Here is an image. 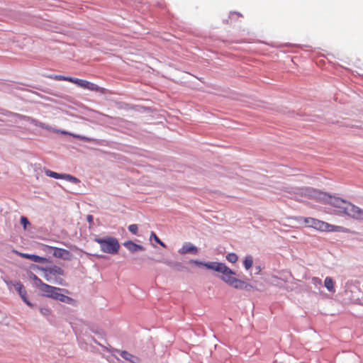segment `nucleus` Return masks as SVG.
<instances>
[{
	"label": "nucleus",
	"instance_id": "obj_1",
	"mask_svg": "<svg viewBox=\"0 0 363 363\" xmlns=\"http://www.w3.org/2000/svg\"><path fill=\"white\" fill-rule=\"evenodd\" d=\"M207 269H212L222 274L220 279L228 285L235 288L239 279L234 277L235 272L228 267L224 263L217 262H210L205 264Z\"/></svg>",
	"mask_w": 363,
	"mask_h": 363
},
{
	"label": "nucleus",
	"instance_id": "obj_2",
	"mask_svg": "<svg viewBox=\"0 0 363 363\" xmlns=\"http://www.w3.org/2000/svg\"><path fill=\"white\" fill-rule=\"evenodd\" d=\"M303 223L308 228H312L322 232H342L343 228L338 225H331L325 221L311 218L303 217L301 218Z\"/></svg>",
	"mask_w": 363,
	"mask_h": 363
},
{
	"label": "nucleus",
	"instance_id": "obj_3",
	"mask_svg": "<svg viewBox=\"0 0 363 363\" xmlns=\"http://www.w3.org/2000/svg\"><path fill=\"white\" fill-rule=\"evenodd\" d=\"M95 241L99 244L101 251L104 252L115 255L118 253L120 244L118 240L113 237H106L104 238H96Z\"/></svg>",
	"mask_w": 363,
	"mask_h": 363
},
{
	"label": "nucleus",
	"instance_id": "obj_4",
	"mask_svg": "<svg viewBox=\"0 0 363 363\" xmlns=\"http://www.w3.org/2000/svg\"><path fill=\"white\" fill-rule=\"evenodd\" d=\"M32 279L34 281L35 285L39 289L43 296L54 298L56 293L62 290V289L43 283L42 280L34 274H32Z\"/></svg>",
	"mask_w": 363,
	"mask_h": 363
},
{
	"label": "nucleus",
	"instance_id": "obj_5",
	"mask_svg": "<svg viewBox=\"0 0 363 363\" xmlns=\"http://www.w3.org/2000/svg\"><path fill=\"white\" fill-rule=\"evenodd\" d=\"M314 195L313 196L315 197L318 201H323L325 203H328L329 205L333 206L336 209H338L342 203H344V200L339 197H333L328 196L322 192H317L313 191Z\"/></svg>",
	"mask_w": 363,
	"mask_h": 363
},
{
	"label": "nucleus",
	"instance_id": "obj_6",
	"mask_svg": "<svg viewBox=\"0 0 363 363\" xmlns=\"http://www.w3.org/2000/svg\"><path fill=\"white\" fill-rule=\"evenodd\" d=\"M44 271V277L48 281H52L55 277V283L62 284V279L57 278L58 276L64 275V270L61 267L55 265L45 269Z\"/></svg>",
	"mask_w": 363,
	"mask_h": 363
},
{
	"label": "nucleus",
	"instance_id": "obj_7",
	"mask_svg": "<svg viewBox=\"0 0 363 363\" xmlns=\"http://www.w3.org/2000/svg\"><path fill=\"white\" fill-rule=\"evenodd\" d=\"M73 84L77 85L78 86L82 89H87L91 91L100 92L101 94H105L106 92L104 88L100 87L97 84L89 82L87 80L74 78Z\"/></svg>",
	"mask_w": 363,
	"mask_h": 363
},
{
	"label": "nucleus",
	"instance_id": "obj_8",
	"mask_svg": "<svg viewBox=\"0 0 363 363\" xmlns=\"http://www.w3.org/2000/svg\"><path fill=\"white\" fill-rule=\"evenodd\" d=\"M345 215L353 219L363 220V210L350 202L346 208Z\"/></svg>",
	"mask_w": 363,
	"mask_h": 363
},
{
	"label": "nucleus",
	"instance_id": "obj_9",
	"mask_svg": "<svg viewBox=\"0 0 363 363\" xmlns=\"http://www.w3.org/2000/svg\"><path fill=\"white\" fill-rule=\"evenodd\" d=\"M51 250H52V255L54 257L57 258H60L63 259H69L71 257V253L69 251L65 249L55 247H49Z\"/></svg>",
	"mask_w": 363,
	"mask_h": 363
},
{
	"label": "nucleus",
	"instance_id": "obj_10",
	"mask_svg": "<svg viewBox=\"0 0 363 363\" xmlns=\"http://www.w3.org/2000/svg\"><path fill=\"white\" fill-rule=\"evenodd\" d=\"M180 255L192 254L196 255L198 253V248L191 242H185L182 247L178 250Z\"/></svg>",
	"mask_w": 363,
	"mask_h": 363
},
{
	"label": "nucleus",
	"instance_id": "obj_11",
	"mask_svg": "<svg viewBox=\"0 0 363 363\" xmlns=\"http://www.w3.org/2000/svg\"><path fill=\"white\" fill-rule=\"evenodd\" d=\"M15 252L17 255H18L19 256H21V257L29 259L34 262L43 263L46 260L45 258L40 257L36 255H30V254H26V253H22V252H18L17 251H15Z\"/></svg>",
	"mask_w": 363,
	"mask_h": 363
},
{
	"label": "nucleus",
	"instance_id": "obj_12",
	"mask_svg": "<svg viewBox=\"0 0 363 363\" xmlns=\"http://www.w3.org/2000/svg\"><path fill=\"white\" fill-rule=\"evenodd\" d=\"M123 245L131 252H135L139 250H144L143 246L138 245L133 241H127L123 243Z\"/></svg>",
	"mask_w": 363,
	"mask_h": 363
},
{
	"label": "nucleus",
	"instance_id": "obj_13",
	"mask_svg": "<svg viewBox=\"0 0 363 363\" xmlns=\"http://www.w3.org/2000/svg\"><path fill=\"white\" fill-rule=\"evenodd\" d=\"M119 353H120V355L123 359L129 361L131 363H138L139 362V359L137 357L133 355L132 354L129 353L127 351H125V350L119 351Z\"/></svg>",
	"mask_w": 363,
	"mask_h": 363
},
{
	"label": "nucleus",
	"instance_id": "obj_14",
	"mask_svg": "<svg viewBox=\"0 0 363 363\" xmlns=\"http://www.w3.org/2000/svg\"><path fill=\"white\" fill-rule=\"evenodd\" d=\"M55 299L59 300L61 302L68 303V304H74V300L72 298L69 296H65L64 294H62L60 293V291H57L55 294V296L54 298Z\"/></svg>",
	"mask_w": 363,
	"mask_h": 363
},
{
	"label": "nucleus",
	"instance_id": "obj_15",
	"mask_svg": "<svg viewBox=\"0 0 363 363\" xmlns=\"http://www.w3.org/2000/svg\"><path fill=\"white\" fill-rule=\"evenodd\" d=\"M235 289H245L246 291H251V290L255 289V287L252 285L247 284L242 280L239 279L238 284L235 286Z\"/></svg>",
	"mask_w": 363,
	"mask_h": 363
},
{
	"label": "nucleus",
	"instance_id": "obj_16",
	"mask_svg": "<svg viewBox=\"0 0 363 363\" xmlns=\"http://www.w3.org/2000/svg\"><path fill=\"white\" fill-rule=\"evenodd\" d=\"M47 77L57 81H67L73 83L74 78L62 75L50 74Z\"/></svg>",
	"mask_w": 363,
	"mask_h": 363
},
{
	"label": "nucleus",
	"instance_id": "obj_17",
	"mask_svg": "<svg viewBox=\"0 0 363 363\" xmlns=\"http://www.w3.org/2000/svg\"><path fill=\"white\" fill-rule=\"evenodd\" d=\"M325 287L330 292H335L334 281L330 277H327L324 281Z\"/></svg>",
	"mask_w": 363,
	"mask_h": 363
},
{
	"label": "nucleus",
	"instance_id": "obj_18",
	"mask_svg": "<svg viewBox=\"0 0 363 363\" xmlns=\"http://www.w3.org/2000/svg\"><path fill=\"white\" fill-rule=\"evenodd\" d=\"M13 286L16 291H18L19 295L21 298H24V296L26 295V291L24 289L23 285L21 282H16L13 284Z\"/></svg>",
	"mask_w": 363,
	"mask_h": 363
},
{
	"label": "nucleus",
	"instance_id": "obj_19",
	"mask_svg": "<svg viewBox=\"0 0 363 363\" xmlns=\"http://www.w3.org/2000/svg\"><path fill=\"white\" fill-rule=\"evenodd\" d=\"M349 201L344 200V203H342L340 207L335 211V214L345 215L346 213V208H347V205L349 204Z\"/></svg>",
	"mask_w": 363,
	"mask_h": 363
},
{
	"label": "nucleus",
	"instance_id": "obj_20",
	"mask_svg": "<svg viewBox=\"0 0 363 363\" xmlns=\"http://www.w3.org/2000/svg\"><path fill=\"white\" fill-rule=\"evenodd\" d=\"M253 260L251 256H247L243 262L245 268L248 270L252 266Z\"/></svg>",
	"mask_w": 363,
	"mask_h": 363
},
{
	"label": "nucleus",
	"instance_id": "obj_21",
	"mask_svg": "<svg viewBox=\"0 0 363 363\" xmlns=\"http://www.w3.org/2000/svg\"><path fill=\"white\" fill-rule=\"evenodd\" d=\"M45 174L48 177L55 178V179H62L63 178V174H59L55 172H52L51 170H46Z\"/></svg>",
	"mask_w": 363,
	"mask_h": 363
},
{
	"label": "nucleus",
	"instance_id": "obj_22",
	"mask_svg": "<svg viewBox=\"0 0 363 363\" xmlns=\"http://www.w3.org/2000/svg\"><path fill=\"white\" fill-rule=\"evenodd\" d=\"M238 259V257L235 253H229L226 255V259L231 263H235Z\"/></svg>",
	"mask_w": 363,
	"mask_h": 363
},
{
	"label": "nucleus",
	"instance_id": "obj_23",
	"mask_svg": "<svg viewBox=\"0 0 363 363\" xmlns=\"http://www.w3.org/2000/svg\"><path fill=\"white\" fill-rule=\"evenodd\" d=\"M311 283L315 288H320L322 286V281L318 277H313L311 279Z\"/></svg>",
	"mask_w": 363,
	"mask_h": 363
},
{
	"label": "nucleus",
	"instance_id": "obj_24",
	"mask_svg": "<svg viewBox=\"0 0 363 363\" xmlns=\"http://www.w3.org/2000/svg\"><path fill=\"white\" fill-rule=\"evenodd\" d=\"M60 133L62 134V135H72L74 138H78V139L83 140H86V138L85 137L81 136L79 135L69 133H68V132H67L65 130H61Z\"/></svg>",
	"mask_w": 363,
	"mask_h": 363
},
{
	"label": "nucleus",
	"instance_id": "obj_25",
	"mask_svg": "<svg viewBox=\"0 0 363 363\" xmlns=\"http://www.w3.org/2000/svg\"><path fill=\"white\" fill-rule=\"evenodd\" d=\"M151 237L154 238L155 242H157L158 244H160L161 246L165 247L166 245L160 240V239L156 235V234L153 232L151 233Z\"/></svg>",
	"mask_w": 363,
	"mask_h": 363
},
{
	"label": "nucleus",
	"instance_id": "obj_26",
	"mask_svg": "<svg viewBox=\"0 0 363 363\" xmlns=\"http://www.w3.org/2000/svg\"><path fill=\"white\" fill-rule=\"evenodd\" d=\"M128 230L133 233V234H137L138 233V225L136 224H132V225H130L129 227H128Z\"/></svg>",
	"mask_w": 363,
	"mask_h": 363
},
{
	"label": "nucleus",
	"instance_id": "obj_27",
	"mask_svg": "<svg viewBox=\"0 0 363 363\" xmlns=\"http://www.w3.org/2000/svg\"><path fill=\"white\" fill-rule=\"evenodd\" d=\"M21 223L23 225L24 228H26L27 225L30 224L27 218L22 216L21 218Z\"/></svg>",
	"mask_w": 363,
	"mask_h": 363
},
{
	"label": "nucleus",
	"instance_id": "obj_28",
	"mask_svg": "<svg viewBox=\"0 0 363 363\" xmlns=\"http://www.w3.org/2000/svg\"><path fill=\"white\" fill-rule=\"evenodd\" d=\"M40 313L44 315H48L50 314V311L48 308H40Z\"/></svg>",
	"mask_w": 363,
	"mask_h": 363
},
{
	"label": "nucleus",
	"instance_id": "obj_29",
	"mask_svg": "<svg viewBox=\"0 0 363 363\" xmlns=\"http://www.w3.org/2000/svg\"><path fill=\"white\" fill-rule=\"evenodd\" d=\"M73 176L70 174H63V178L64 179L71 182V179H72Z\"/></svg>",
	"mask_w": 363,
	"mask_h": 363
},
{
	"label": "nucleus",
	"instance_id": "obj_30",
	"mask_svg": "<svg viewBox=\"0 0 363 363\" xmlns=\"http://www.w3.org/2000/svg\"><path fill=\"white\" fill-rule=\"evenodd\" d=\"M191 262L194 263L196 265H203V266H205V264L204 262H199L198 260H191Z\"/></svg>",
	"mask_w": 363,
	"mask_h": 363
},
{
	"label": "nucleus",
	"instance_id": "obj_31",
	"mask_svg": "<svg viewBox=\"0 0 363 363\" xmlns=\"http://www.w3.org/2000/svg\"><path fill=\"white\" fill-rule=\"evenodd\" d=\"M23 301L29 306H33L32 303L27 299L26 295L24 296V298H21Z\"/></svg>",
	"mask_w": 363,
	"mask_h": 363
},
{
	"label": "nucleus",
	"instance_id": "obj_32",
	"mask_svg": "<svg viewBox=\"0 0 363 363\" xmlns=\"http://www.w3.org/2000/svg\"><path fill=\"white\" fill-rule=\"evenodd\" d=\"M23 301L29 306H33L32 303L27 299L26 295L24 296V298H21Z\"/></svg>",
	"mask_w": 363,
	"mask_h": 363
},
{
	"label": "nucleus",
	"instance_id": "obj_33",
	"mask_svg": "<svg viewBox=\"0 0 363 363\" xmlns=\"http://www.w3.org/2000/svg\"><path fill=\"white\" fill-rule=\"evenodd\" d=\"M86 220H87V221H88L89 223H93V220H94L93 216H91V215H88V216H86Z\"/></svg>",
	"mask_w": 363,
	"mask_h": 363
},
{
	"label": "nucleus",
	"instance_id": "obj_34",
	"mask_svg": "<svg viewBox=\"0 0 363 363\" xmlns=\"http://www.w3.org/2000/svg\"><path fill=\"white\" fill-rule=\"evenodd\" d=\"M71 182H73L74 184H78L80 182V181L77 177H73L72 179H71Z\"/></svg>",
	"mask_w": 363,
	"mask_h": 363
}]
</instances>
